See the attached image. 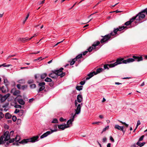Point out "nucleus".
Wrapping results in <instances>:
<instances>
[{
  "label": "nucleus",
  "mask_w": 147,
  "mask_h": 147,
  "mask_svg": "<svg viewBox=\"0 0 147 147\" xmlns=\"http://www.w3.org/2000/svg\"><path fill=\"white\" fill-rule=\"evenodd\" d=\"M133 58H129L126 60H124L123 58H117L116 61L111 65H113L112 67H115L118 65L123 64H127L132 62L135 61H139L143 60V57L142 56L138 57L133 56Z\"/></svg>",
  "instance_id": "nucleus-1"
},
{
  "label": "nucleus",
  "mask_w": 147,
  "mask_h": 147,
  "mask_svg": "<svg viewBox=\"0 0 147 147\" xmlns=\"http://www.w3.org/2000/svg\"><path fill=\"white\" fill-rule=\"evenodd\" d=\"M127 29V27L124 26H119L117 28H114L113 32H111L110 34L105 35L104 36L103 38L100 40L101 43H102L108 41L110 38L111 36H113L117 34L118 31H121L124 29L126 30Z\"/></svg>",
  "instance_id": "nucleus-2"
},
{
  "label": "nucleus",
  "mask_w": 147,
  "mask_h": 147,
  "mask_svg": "<svg viewBox=\"0 0 147 147\" xmlns=\"http://www.w3.org/2000/svg\"><path fill=\"white\" fill-rule=\"evenodd\" d=\"M38 138L39 136H34L31 138L24 139L21 141L19 142V143L17 142L13 143L12 144L14 145H16V146H18L19 145V143L24 144L27 143L28 142L34 143L38 141Z\"/></svg>",
  "instance_id": "nucleus-3"
},
{
  "label": "nucleus",
  "mask_w": 147,
  "mask_h": 147,
  "mask_svg": "<svg viewBox=\"0 0 147 147\" xmlns=\"http://www.w3.org/2000/svg\"><path fill=\"white\" fill-rule=\"evenodd\" d=\"M144 13L147 14V8L142 10L135 17H134L137 20H140L144 18L145 17V15Z\"/></svg>",
  "instance_id": "nucleus-4"
},
{
  "label": "nucleus",
  "mask_w": 147,
  "mask_h": 147,
  "mask_svg": "<svg viewBox=\"0 0 147 147\" xmlns=\"http://www.w3.org/2000/svg\"><path fill=\"white\" fill-rule=\"evenodd\" d=\"M8 131H6L4 133L3 136H2L0 137V144L5 143L10 139V137Z\"/></svg>",
  "instance_id": "nucleus-5"
},
{
  "label": "nucleus",
  "mask_w": 147,
  "mask_h": 147,
  "mask_svg": "<svg viewBox=\"0 0 147 147\" xmlns=\"http://www.w3.org/2000/svg\"><path fill=\"white\" fill-rule=\"evenodd\" d=\"M63 69V68L61 67L59 70L54 71L57 74V77L58 76H60L61 77H62L65 75V73H62V72Z\"/></svg>",
  "instance_id": "nucleus-6"
},
{
  "label": "nucleus",
  "mask_w": 147,
  "mask_h": 147,
  "mask_svg": "<svg viewBox=\"0 0 147 147\" xmlns=\"http://www.w3.org/2000/svg\"><path fill=\"white\" fill-rule=\"evenodd\" d=\"M10 95V94L9 93H8L2 97L0 100L1 102H4L6 100L9 96Z\"/></svg>",
  "instance_id": "nucleus-7"
},
{
  "label": "nucleus",
  "mask_w": 147,
  "mask_h": 147,
  "mask_svg": "<svg viewBox=\"0 0 147 147\" xmlns=\"http://www.w3.org/2000/svg\"><path fill=\"white\" fill-rule=\"evenodd\" d=\"M114 128L115 129L119 130L122 131L124 133V126H120L119 125L117 124L115 125L114 126Z\"/></svg>",
  "instance_id": "nucleus-8"
},
{
  "label": "nucleus",
  "mask_w": 147,
  "mask_h": 147,
  "mask_svg": "<svg viewBox=\"0 0 147 147\" xmlns=\"http://www.w3.org/2000/svg\"><path fill=\"white\" fill-rule=\"evenodd\" d=\"M58 126L59 129L61 130H63L65 128H68L69 127V125H67L65 124H64L59 125Z\"/></svg>",
  "instance_id": "nucleus-9"
},
{
  "label": "nucleus",
  "mask_w": 147,
  "mask_h": 147,
  "mask_svg": "<svg viewBox=\"0 0 147 147\" xmlns=\"http://www.w3.org/2000/svg\"><path fill=\"white\" fill-rule=\"evenodd\" d=\"M11 92L13 95L15 96L17 95L20 94V91L18 90H16V89H12Z\"/></svg>",
  "instance_id": "nucleus-10"
},
{
  "label": "nucleus",
  "mask_w": 147,
  "mask_h": 147,
  "mask_svg": "<svg viewBox=\"0 0 147 147\" xmlns=\"http://www.w3.org/2000/svg\"><path fill=\"white\" fill-rule=\"evenodd\" d=\"M95 75V72L94 71L90 73L87 75L88 77L86 78V80H89L94 75Z\"/></svg>",
  "instance_id": "nucleus-11"
},
{
  "label": "nucleus",
  "mask_w": 147,
  "mask_h": 147,
  "mask_svg": "<svg viewBox=\"0 0 147 147\" xmlns=\"http://www.w3.org/2000/svg\"><path fill=\"white\" fill-rule=\"evenodd\" d=\"M81 107L80 104H78L77 106L76 109V113L74 115L78 114L80 113Z\"/></svg>",
  "instance_id": "nucleus-12"
},
{
  "label": "nucleus",
  "mask_w": 147,
  "mask_h": 147,
  "mask_svg": "<svg viewBox=\"0 0 147 147\" xmlns=\"http://www.w3.org/2000/svg\"><path fill=\"white\" fill-rule=\"evenodd\" d=\"M52 133V132L51 131H47L46 133H44L40 137V138L41 139L43 138H44L45 137H47V136H48V135L51 134Z\"/></svg>",
  "instance_id": "nucleus-13"
},
{
  "label": "nucleus",
  "mask_w": 147,
  "mask_h": 147,
  "mask_svg": "<svg viewBox=\"0 0 147 147\" xmlns=\"http://www.w3.org/2000/svg\"><path fill=\"white\" fill-rule=\"evenodd\" d=\"M75 116V115H74L70 119L68 120L67 123V125H69L70 124H72V122L74 120V119Z\"/></svg>",
  "instance_id": "nucleus-14"
},
{
  "label": "nucleus",
  "mask_w": 147,
  "mask_h": 147,
  "mask_svg": "<svg viewBox=\"0 0 147 147\" xmlns=\"http://www.w3.org/2000/svg\"><path fill=\"white\" fill-rule=\"evenodd\" d=\"M135 19V18L134 17H133L132 18L130 19L129 20L126 22L125 23L124 25H125L126 26H128L130 25Z\"/></svg>",
  "instance_id": "nucleus-15"
},
{
  "label": "nucleus",
  "mask_w": 147,
  "mask_h": 147,
  "mask_svg": "<svg viewBox=\"0 0 147 147\" xmlns=\"http://www.w3.org/2000/svg\"><path fill=\"white\" fill-rule=\"evenodd\" d=\"M77 99L78 102L80 103L83 100V97L82 95L78 94V95L77 97Z\"/></svg>",
  "instance_id": "nucleus-16"
},
{
  "label": "nucleus",
  "mask_w": 147,
  "mask_h": 147,
  "mask_svg": "<svg viewBox=\"0 0 147 147\" xmlns=\"http://www.w3.org/2000/svg\"><path fill=\"white\" fill-rule=\"evenodd\" d=\"M49 76L52 78H57V74L55 72V71H53V72L49 74Z\"/></svg>",
  "instance_id": "nucleus-17"
},
{
  "label": "nucleus",
  "mask_w": 147,
  "mask_h": 147,
  "mask_svg": "<svg viewBox=\"0 0 147 147\" xmlns=\"http://www.w3.org/2000/svg\"><path fill=\"white\" fill-rule=\"evenodd\" d=\"M15 140V139L14 138H12L10 139L9 142H6V144L5 145V146H6V147H7V146L9 145V143L13 142Z\"/></svg>",
  "instance_id": "nucleus-18"
},
{
  "label": "nucleus",
  "mask_w": 147,
  "mask_h": 147,
  "mask_svg": "<svg viewBox=\"0 0 147 147\" xmlns=\"http://www.w3.org/2000/svg\"><path fill=\"white\" fill-rule=\"evenodd\" d=\"M112 63L110 64H106L104 66V67L105 69H109V67L110 68H111L113 67H112L113 65H111Z\"/></svg>",
  "instance_id": "nucleus-19"
},
{
  "label": "nucleus",
  "mask_w": 147,
  "mask_h": 147,
  "mask_svg": "<svg viewBox=\"0 0 147 147\" xmlns=\"http://www.w3.org/2000/svg\"><path fill=\"white\" fill-rule=\"evenodd\" d=\"M18 102L20 105H24L25 104V102L23 99H18Z\"/></svg>",
  "instance_id": "nucleus-20"
},
{
  "label": "nucleus",
  "mask_w": 147,
  "mask_h": 147,
  "mask_svg": "<svg viewBox=\"0 0 147 147\" xmlns=\"http://www.w3.org/2000/svg\"><path fill=\"white\" fill-rule=\"evenodd\" d=\"M82 54H80L76 56L75 58H74L76 59H77V61H80V60H79V59L82 57Z\"/></svg>",
  "instance_id": "nucleus-21"
},
{
  "label": "nucleus",
  "mask_w": 147,
  "mask_h": 147,
  "mask_svg": "<svg viewBox=\"0 0 147 147\" xmlns=\"http://www.w3.org/2000/svg\"><path fill=\"white\" fill-rule=\"evenodd\" d=\"M146 143L145 142H143L141 143L140 142H138L136 143V144L138 146L141 147L144 146Z\"/></svg>",
  "instance_id": "nucleus-22"
},
{
  "label": "nucleus",
  "mask_w": 147,
  "mask_h": 147,
  "mask_svg": "<svg viewBox=\"0 0 147 147\" xmlns=\"http://www.w3.org/2000/svg\"><path fill=\"white\" fill-rule=\"evenodd\" d=\"M11 117V115L9 113H7L5 115V117L6 119H9Z\"/></svg>",
  "instance_id": "nucleus-23"
},
{
  "label": "nucleus",
  "mask_w": 147,
  "mask_h": 147,
  "mask_svg": "<svg viewBox=\"0 0 147 147\" xmlns=\"http://www.w3.org/2000/svg\"><path fill=\"white\" fill-rule=\"evenodd\" d=\"M100 43V42L99 41H97L96 42H95L92 44V46L94 47H95L96 46H98Z\"/></svg>",
  "instance_id": "nucleus-24"
},
{
  "label": "nucleus",
  "mask_w": 147,
  "mask_h": 147,
  "mask_svg": "<svg viewBox=\"0 0 147 147\" xmlns=\"http://www.w3.org/2000/svg\"><path fill=\"white\" fill-rule=\"evenodd\" d=\"M103 70V69L102 68H99L97 69H96V72H95V74L96 75L97 74L100 73Z\"/></svg>",
  "instance_id": "nucleus-25"
},
{
  "label": "nucleus",
  "mask_w": 147,
  "mask_h": 147,
  "mask_svg": "<svg viewBox=\"0 0 147 147\" xmlns=\"http://www.w3.org/2000/svg\"><path fill=\"white\" fill-rule=\"evenodd\" d=\"M20 38L19 39V40H20L22 42H25V41L26 40H28V38Z\"/></svg>",
  "instance_id": "nucleus-26"
},
{
  "label": "nucleus",
  "mask_w": 147,
  "mask_h": 147,
  "mask_svg": "<svg viewBox=\"0 0 147 147\" xmlns=\"http://www.w3.org/2000/svg\"><path fill=\"white\" fill-rule=\"evenodd\" d=\"M76 61L77 59H76L74 58L70 62V65H73L74 64Z\"/></svg>",
  "instance_id": "nucleus-27"
},
{
  "label": "nucleus",
  "mask_w": 147,
  "mask_h": 147,
  "mask_svg": "<svg viewBox=\"0 0 147 147\" xmlns=\"http://www.w3.org/2000/svg\"><path fill=\"white\" fill-rule=\"evenodd\" d=\"M20 139V136L17 135L15 138V140L16 142L19 141Z\"/></svg>",
  "instance_id": "nucleus-28"
},
{
  "label": "nucleus",
  "mask_w": 147,
  "mask_h": 147,
  "mask_svg": "<svg viewBox=\"0 0 147 147\" xmlns=\"http://www.w3.org/2000/svg\"><path fill=\"white\" fill-rule=\"evenodd\" d=\"M82 86H77L76 87V89L79 91H80V90H81L82 89Z\"/></svg>",
  "instance_id": "nucleus-29"
},
{
  "label": "nucleus",
  "mask_w": 147,
  "mask_h": 147,
  "mask_svg": "<svg viewBox=\"0 0 147 147\" xmlns=\"http://www.w3.org/2000/svg\"><path fill=\"white\" fill-rule=\"evenodd\" d=\"M54 127L55 128L54 129V130L51 129V131L52 132V133H53V132H55L57 131V125H55Z\"/></svg>",
  "instance_id": "nucleus-30"
},
{
  "label": "nucleus",
  "mask_w": 147,
  "mask_h": 147,
  "mask_svg": "<svg viewBox=\"0 0 147 147\" xmlns=\"http://www.w3.org/2000/svg\"><path fill=\"white\" fill-rule=\"evenodd\" d=\"M118 121H119V122H120V123H122V124H124V125H125V126L126 127H128V124H127L126 123H125V122H123L122 121L119 120H118Z\"/></svg>",
  "instance_id": "nucleus-31"
},
{
  "label": "nucleus",
  "mask_w": 147,
  "mask_h": 147,
  "mask_svg": "<svg viewBox=\"0 0 147 147\" xmlns=\"http://www.w3.org/2000/svg\"><path fill=\"white\" fill-rule=\"evenodd\" d=\"M45 86H41L40 87L39 90H38V93H39L40 91L43 90L45 88Z\"/></svg>",
  "instance_id": "nucleus-32"
},
{
  "label": "nucleus",
  "mask_w": 147,
  "mask_h": 147,
  "mask_svg": "<svg viewBox=\"0 0 147 147\" xmlns=\"http://www.w3.org/2000/svg\"><path fill=\"white\" fill-rule=\"evenodd\" d=\"M45 81L46 82H51L52 81V80L50 78L48 77L45 80Z\"/></svg>",
  "instance_id": "nucleus-33"
},
{
  "label": "nucleus",
  "mask_w": 147,
  "mask_h": 147,
  "mask_svg": "<svg viewBox=\"0 0 147 147\" xmlns=\"http://www.w3.org/2000/svg\"><path fill=\"white\" fill-rule=\"evenodd\" d=\"M9 105V103L8 102L4 104V105H3L2 106V107L3 108H5V107H9L8 106Z\"/></svg>",
  "instance_id": "nucleus-34"
},
{
  "label": "nucleus",
  "mask_w": 147,
  "mask_h": 147,
  "mask_svg": "<svg viewBox=\"0 0 147 147\" xmlns=\"http://www.w3.org/2000/svg\"><path fill=\"white\" fill-rule=\"evenodd\" d=\"M47 76V74L46 73L42 74L41 75V79H43Z\"/></svg>",
  "instance_id": "nucleus-35"
},
{
  "label": "nucleus",
  "mask_w": 147,
  "mask_h": 147,
  "mask_svg": "<svg viewBox=\"0 0 147 147\" xmlns=\"http://www.w3.org/2000/svg\"><path fill=\"white\" fill-rule=\"evenodd\" d=\"M45 85V83L44 82H42L40 83L38 85L39 86H44Z\"/></svg>",
  "instance_id": "nucleus-36"
},
{
  "label": "nucleus",
  "mask_w": 147,
  "mask_h": 147,
  "mask_svg": "<svg viewBox=\"0 0 147 147\" xmlns=\"http://www.w3.org/2000/svg\"><path fill=\"white\" fill-rule=\"evenodd\" d=\"M109 128V125H108V126H107L104 128L103 129L102 131V132H104V131H105L107 130Z\"/></svg>",
  "instance_id": "nucleus-37"
},
{
  "label": "nucleus",
  "mask_w": 147,
  "mask_h": 147,
  "mask_svg": "<svg viewBox=\"0 0 147 147\" xmlns=\"http://www.w3.org/2000/svg\"><path fill=\"white\" fill-rule=\"evenodd\" d=\"M23 113L24 111L22 110H20V111L19 113V115L20 116H22L23 115Z\"/></svg>",
  "instance_id": "nucleus-38"
},
{
  "label": "nucleus",
  "mask_w": 147,
  "mask_h": 147,
  "mask_svg": "<svg viewBox=\"0 0 147 147\" xmlns=\"http://www.w3.org/2000/svg\"><path fill=\"white\" fill-rule=\"evenodd\" d=\"M53 123H58V121L57 119H54L53 121L51 122Z\"/></svg>",
  "instance_id": "nucleus-39"
},
{
  "label": "nucleus",
  "mask_w": 147,
  "mask_h": 147,
  "mask_svg": "<svg viewBox=\"0 0 147 147\" xmlns=\"http://www.w3.org/2000/svg\"><path fill=\"white\" fill-rule=\"evenodd\" d=\"M144 135H143L139 139L138 141L140 142V141H142L144 138Z\"/></svg>",
  "instance_id": "nucleus-40"
},
{
  "label": "nucleus",
  "mask_w": 147,
  "mask_h": 147,
  "mask_svg": "<svg viewBox=\"0 0 147 147\" xmlns=\"http://www.w3.org/2000/svg\"><path fill=\"white\" fill-rule=\"evenodd\" d=\"M10 65H6L5 63H4L3 64H2V66H3L4 67H8L10 66Z\"/></svg>",
  "instance_id": "nucleus-41"
},
{
  "label": "nucleus",
  "mask_w": 147,
  "mask_h": 147,
  "mask_svg": "<svg viewBox=\"0 0 147 147\" xmlns=\"http://www.w3.org/2000/svg\"><path fill=\"white\" fill-rule=\"evenodd\" d=\"M27 87V85H24L22 86L21 88L22 90H24Z\"/></svg>",
  "instance_id": "nucleus-42"
},
{
  "label": "nucleus",
  "mask_w": 147,
  "mask_h": 147,
  "mask_svg": "<svg viewBox=\"0 0 147 147\" xmlns=\"http://www.w3.org/2000/svg\"><path fill=\"white\" fill-rule=\"evenodd\" d=\"M12 119L13 121H15L16 120L17 117L15 116H13Z\"/></svg>",
  "instance_id": "nucleus-43"
},
{
  "label": "nucleus",
  "mask_w": 147,
  "mask_h": 147,
  "mask_svg": "<svg viewBox=\"0 0 147 147\" xmlns=\"http://www.w3.org/2000/svg\"><path fill=\"white\" fill-rule=\"evenodd\" d=\"M93 49V47H90L88 49L87 51L89 52H91Z\"/></svg>",
  "instance_id": "nucleus-44"
},
{
  "label": "nucleus",
  "mask_w": 147,
  "mask_h": 147,
  "mask_svg": "<svg viewBox=\"0 0 147 147\" xmlns=\"http://www.w3.org/2000/svg\"><path fill=\"white\" fill-rule=\"evenodd\" d=\"M44 3H45V0H44L42 1L38 2V5H41V4H42Z\"/></svg>",
  "instance_id": "nucleus-45"
},
{
  "label": "nucleus",
  "mask_w": 147,
  "mask_h": 147,
  "mask_svg": "<svg viewBox=\"0 0 147 147\" xmlns=\"http://www.w3.org/2000/svg\"><path fill=\"white\" fill-rule=\"evenodd\" d=\"M36 87V85L35 84H31L30 85V87L32 88H35Z\"/></svg>",
  "instance_id": "nucleus-46"
},
{
  "label": "nucleus",
  "mask_w": 147,
  "mask_h": 147,
  "mask_svg": "<svg viewBox=\"0 0 147 147\" xmlns=\"http://www.w3.org/2000/svg\"><path fill=\"white\" fill-rule=\"evenodd\" d=\"M4 116V114L1 112H0V119L3 118Z\"/></svg>",
  "instance_id": "nucleus-47"
},
{
  "label": "nucleus",
  "mask_w": 147,
  "mask_h": 147,
  "mask_svg": "<svg viewBox=\"0 0 147 147\" xmlns=\"http://www.w3.org/2000/svg\"><path fill=\"white\" fill-rule=\"evenodd\" d=\"M15 107L16 108H21V106L20 105H16L15 106Z\"/></svg>",
  "instance_id": "nucleus-48"
},
{
  "label": "nucleus",
  "mask_w": 147,
  "mask_h": 147,
  "mask_svg": "<svg viewBox=\"0 0 147 147\" xmlns=\"http://www.w3.org/2000/svg\"><path fill=\"white\" fill-rule=\"evenodd\" d=\"M4 82L6 85L8 84V81L7 80L4 79Z\"/></svg>",
  "instance_id": "nucleus-49"
},
{
  "label": "nucleus",
  "mask_w": 147,
  "mask_h": 147,
  "mask_svg": "<svg viewBox=\"0 0 147 147\" xmlns=\"http://www.w3.org/2000/svg\"><path fill=\"white\" fill-rule=\"evenodd\" d=\"M140 120H138L137 121V125H136V128H137V127L138 126V125H140Z\"/></svg>",
  "instance_id": "nucleus-50"
},
{
  "label": "nucleus",
  "mask_w": 147,
  "mask_h": 147,
  "mask_svg": "<svg viewBox=\"0 0 147 147\" xmlns=\"http://www.w3.org/2000/svg\"><path fill=\"white\" fill-rule=\"evenodd\" d=\"M107 140V139L106 138V137H104L102 139L103 142H106Z\"/></svg>",
  "instance_id": "nucleus-51"
},
{
  "label": "nucleus",
  "mask_w": 147,
  "mask_h": 147,
  "mask_svg": "<svg viewBox=\"0 0 147 147\" xmlns=\"http://www.w3.org/2000/svg\"><path fill=\"white\" fill-rule=\"evenodd\" d=\"M110 140H111V142H114V139H113V138L111 136H110Z\"/></svg>",
  "instance_id": "nucleus-52"
},
{
  "label": "nucleus",
  "mask_w": 147,
  "mask_h": 147,
  "mask_svg": "<svg viewBox=\"0 0 147 147\" xmlns=\"http://www.w3.org/2000/svg\"><path fill=\"white\" fill-rule=\"evenodd\" d=\"M101 123V122H94L93 123H92V124H98V125L99 123Z\"/></svg>",
  "instance_id": "nucleus-53"
},
{
  "label": "nucleus",
  "mask_w": 147,
  "mask_h": 147,
  "mask_svg": "<svg viewBox=\"0 0 147 147\" xmlns=\"http://www.w3.org/2000/svg\"><path fill=\"white\" fill-rule=\"evenodd\" d=\"M3 109L4 111L5 112L7 111L9 109V107H5Z\"/></svg>",
  "instance_id": "nucleus-54"
},
{
  "label": "nucleus",
  "mask_w": 147,
  "mask_h": 147,
  "mask_svg": "<svg viewBox=\"0 0 147 147\" xmlns=\"http://www.w3.org/2000/svg\"><path fill=\"white\" fill-rule=\"evenodd\" d=\"M85 83V82L84 81H82L80 82V84L82 85H84Z\"/></svg>",
  "instance_id": "nucleus-55"
},
{
  "label": "nucleus",
  "mask_w": 147,
  "mask_h": 147,
  "mask_svg": "<svg viewBox=\"0 0 147 147\" xmlns=\"http://www.w3.org/2000/svg\"><path fill=\"white\" fill-rule=\"evenodd\" d=\"M19 111L20 110H19L16 109L15 110L14 113H19Z\"/></svg>",
  "instance_id": "nucleus-56"
},
{
  "label": "nucleus",
  "mask_w": 147,
  "mask_h": 147,
  "mask_svg": "<svg viewBox=\"0 0 147 147\" xmlns=\"http://www.w3.org/2000/svg\"><path fill=\"white\" fill-rule=\"evenodd\" d=\"M65 120V119H63L62 117H61L59 119V121L61 122Z\"/></svg>",
  "instance_id": "nucleus-57"
},
{
  "label": "nucleus",
  "mask_w": 147,
  "mask_h": 147,
  "mask_svg": "<svg viewBox=\"0 0 147 147\" xmlns=\"http://www.w3.org/2000/svg\"><path fill=\"white\" fill-rule=\"evenodd\" d=\"M20 86H21V85L20 84H18L17 85V87L19 89H21Z\"/></svg>",
  "instance_id": "nucleus-58"
},
{
  "label": "nucleus",
  "mask_w": 147,
  "mask_h": 147,
  "mask_svg": "<svg viewBox=\"0 0 147 147\" xmlns=\"http://www.w3.org/2000/svg\"><path fill=\"white\" fill-rule=\"evenodd\" d=\"M37 36V35L36 34H35L31 38H28V40H30L32 38L36 36Z\"/></svg>",
  "instance_id": "nucleus-59"
},
{
  "label": "nucleus",
  "mask_w": 147,
  "mask_h": 147,
  "mask_svg": "<svg viewBox=\"0 0 147 147\" xmlns=\"http://www.w3.org/2000/svg\"><path fill=\"white\" fill-rule=\"evenodd\" d=\"M28 83L29 84L33 83V80H29L28 81Z\"/></svg>",
  "instance_id": "nucleus-60"
},
{
  "label": "nucleus",
  "mask_w": 147,
  "mask_h": 147,
  "mask_svg": "<svg viewBox=\"0 0 147 147\" xmlns=\"http://www.w3.org/2000/svg\"><path fill=\"white\" fill-rule=\"evenodd\" d=\"M88 52V51H84V52L83 53V55H86L87 53Z\"/></svg>",
  "instance_id": "nucleus-61"
},
{
  "label": "nucleus",
  "mask_w": 147,
  "mask_h": 147,
  "mask_svg": "<svg viewBox=\"0 0 147 147\" xmlns=\"http://www.w3.org/2000/svg\"><path fill=\"white\" fill-rule=\"evenodd\" d=\"M78 103L77 102V100H76L75 101V104L76 106H78Z\"/></svg>",
  "instance_id": "nucleus-62"
},
{
  "label": "nucleus",
  "mask_w": 147,
  "mask_h": 147,
  "mask_svg": "<svg viewBox=\"0 0 147 147\" xmlns=\"http://www.w3.org/2000/svg\"><path fill=\"white\" fill-rule=\"evenodd\" d=\"M1 90L3 92L5 93L6 92V91L4 90V88H2Z\"/></svg>",
  "instance_id": "nucleus-63"
},
{
  "label": "nucleus",
  "mask_w": 147,
  "mask_h": 147,
  "mask_svg": "<svg viewBox=\"0 0 147 147\" xmlns=\"http://www.w3.org/2000/svg\"><path fill=\"white\" fill-rule=\"evenodd\" d=\"M136 144L135 143V144H133V145H132L131 146V147H136Z\"/></svg>",
  "instance_id": "nucleus-64"
}]
</instances>
